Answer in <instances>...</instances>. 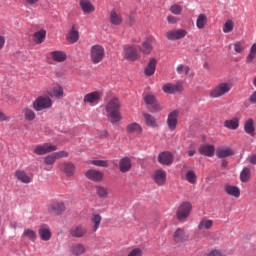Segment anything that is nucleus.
I'll return each mask as SVG.
<instances>
[{"label":"nucleus","mask_w":256,"mask_h":256,"mask_svg":"<svg viewBox=\"0 0 256 256\" xmlns=\"http://www.w3.org/2000/svg\"><path fill=\"white\" fill-rule=\"evenodd\" d=\"M55 161H57V158L54 153L44 157V163L47 167H53V165H55Z\"/></svg>","instance_id":"8fccbe9b"},{"label":"nucleus","mask_w":256,"mask_h":256,"mask_svg":"<svg viewBox=\"0 0 256 256\" xmlns=\"http://www.w3.org/2000/svg\"><path fill=\"white\" fill-rule=\"evenodd\" d=\"M38 235L42 241H49L53 236V233H51V228H49V226L42 225L38 230Z\"/></svg>","instance_id":"4be33fe9"},{"label":"nucleus","mask_w":256,"mask_h":256,"mask_svg":"<svg viewBox=\"0 0 256 256\" xmlns=\"http://www.w3.org/2000/svg\"><path fill=\"white\" fill-rule=\"evenodd\" d=\"M178 119H179L178 110H174L168 114L167 125L170 131H175V129H177Z\"/></svg>","instance_id":"dca6fc26"},{"label":"nucleus","mask_w":256,"mask_h":256,"mask_svg":"<svg viewBox=\"0 0 256 256\" xmlns=\"http://www.w3.org/2000/svg\"><path fill=\"white\" fill-rule=\"evenodd\" d=\"M233 27H235V23H233L232 20H227L223 25V32L231 33V31H233Z\"/></svg>","instance_id":"864d4df0"},{"label":"nucleus","mask_w":256,"mask_h":256,"mask_svg":"<svg viewBox=\"0 0 256 256\" xmlns=\"http://www.w3.org/2000/svg\"><path fill=\"white\" fill-rule=\"evenodd\" d=\"M24 119L26 121H35V119H37V114H35V111H33V109L25 107L22 110Z\"/></svg>","instance_id":"58836bf2"},{"label":"nucleus","mask_w":256,"mask_h":256,"mask_svg":"<svg viewBox=\"0 0 256 256\" xmlns=\"http://www.w3.org/2000/svg\"><path fill=\"white\" fill-rule=\"evenodd\" d=\"M192 208L191 202H183L177 210V219H179V221H185V219L189 217Z\"/></svg>","instance_id":"0eeeda50"},{"label":"nucleus","mask_w":256,"mask_h":256,"mask_svg":"<svg viewBox=\"0 0 256 256\" xmlns=\"http://www.w3.org/2000/svg\"><path fill=\"white\" fill-rule=\"evenodd\" d=\"M5 47V36L0 35V51Z\"/></svg>","instance_id":"69168bd1"},{"label":"nucleus","mask_w":256,"mask_h":256,"mask_svg":"<svg viewBox=\"0 0 256 256\" xmlns=\"http://www.w3.org/2000/svg\"><path fill=\"white\" fill-rule=\"evenodd\" d=\"M9 121H11V116L6 115L5 113H3V111L0 110V123H9Z\"/></svg>","instance_id":"13d9d810"},{"label":"nucleus","mask_w":256,"mask_h":256,"mask_svg":"<svg viewBox=\"0 0 256 256\" xmlns=\"http://www.w3.org/2000/svg\"><path fill=\"white\" fill-rule=\"evenodd\" d=\"M52 61H55L56 63H63V61H67V53L64 51H52L49 53Z\"/></svg>","instance_id":"b1692460"},{"label":"nucleus","mask_w":256,"mask_h":256,"mask_svg":"<svg viewBox=\"0 0 256 256\" xmlns=\"http://www.w3.org/2000/svg\"><path fill=\"white\" fill-rule=\"evenodd\" d=\"M45 37H47V31L40 30L33 35V41L34 43H37V45H41V43L45 41Z\"/></svg>","instance_id":"ea45409f"},{"label":"nucleus","mask_w":256,"mask_h":256,"mask_svg":"<svg viewBox=\"0 0 256 256\" xmlns=\"http://www.w3.org/2000/svg\"><path fill=\"white\" fill-rule=\"evenodd\" d=\"M187 37V30L185 29H174L166 32V39L168 41H179Z\"/></svg>","instance_id":"1a4fd4ad"},{"label":"nucleus","mask_w":256,"mask_h":256,"mask_svg":"<svg viewBox=\"0 0 256 256\" xmlns=\"http://www.w3.org/2000/svg\"><path fill=\"white\" fill-rule=\"evenodd\" d=\"M141 53L144 55H150L151 51H153V45L150 41H144L140 47Z\"/></svg>","instance_id":"79ce46f5"},{"label":"nucleus","mask_w":256,"mask_h":256,"mask_svg":"<svg viewBox=\"0 0 256 256\" xmlns=\"http://www.w3.org/2000/svg\"><path fill=\"white\" fill-rule=\"evenodd\" d=\"M79 7L84 15H90V13H95V6L91 3V0H80Z\"/></svg>","instance_id":"412c9836"},{"label":"nucleus","mask_w":256,"mask_h":256,"mask_svg":"<svg viewBox=\"0 0 256 256\" xmlns=\"http://www.w3.org/2000/svg\"><path fill=\"white\" fill-rule=\"evenodd\" d=\"M156 69H157V59L151 58L144 70L146 77H152V75H155Z\"/></svg>","instance_id":"393cba45"},{"label":"nucleus","mask_w":256,"mask_h":256,"mask_svg":"<svg viewBox=\"0 0 256 256\" xmlns=\"http://www.w3.org/2000/svg\"><path fill=\"white\" fill-rule=\"evenodd\" d=\"M254 59H256V43L251 46L246 63H253Z\"/></svg>","instance_id":"49530a36"},{"label":"nucleus","mask_w":256,"mask_h":256,"mask_svg":"<svg viewBox=\"0 0 256 256\" xmlns=\"http://www.w3.org/2000/svg\"><path fill=\"white\" fill-rule=\"evenodd\" d=\"M172 239L177 245L187 243L189 242V232L185 228H177L172 235Z\"/></svg>","instance_id":"39448f33"},{"label":"nucleus","mask_w":256,"mask_h":256,"mask_svg":"<svg viewBox=\"0 0 256 256\" xmlns=\"http://www.w3.org/2000/svg\"><path fill=\"white\" fill-rule=\"evenodd\" d=\"M69 233L71 237H74L75 239H83V237L87 236V233H89V231L87 230V227L78 224L72 226Z\"/></svg>","instance_id":"6e6552de"},{"label":"nucleus","mask_w":256,"mask_h":256,"mask_svg":"<svg viewBox=\"0 0 256 256\" xmlns=\"http://www.w3.org/2000/svg\"><path fill=\"white\" fill-rule=\"evenodd\" d=\"M146 105H150L154 111H163V106L157 102V98L153 94H147L144 97Z\"/></svg>","instance_id":"6ab92c4d"},{"label":"nucleus","mask_w":256,"mask_h":256,"mask_svg":"<svg viewBox=\"0 0 256 256\" xmlns=\"http://www.w3.org/2000/svg\"><path fill=\"white\" fill-rule=\"evenodd\" d=\"M99 101H101V92L99 91L90 92L86 94L83 99V102L89 105H97Z\"/></svg>","instance_id":"f3484780"},{"label":"nucleus","mask_w":256,"mask_h":256,"mask_svg":"<svg viewBox=\"0 0 256 256\" xmlns=\"http://www.w3.org/2000/svg\"><path fill=\"white\" fill-rule=\"evenodd\" d=\"M143 117L147 127H151L152 129H155V127H158L157 119H155L153 115L149 113H143Z\"/></svg>","instance_id":"e433bc0d"},{"label":"nucleus","mask_w":256,"mask_h":256,"mask_svg":"<svg viewBox=\"0 0 256 256\" xmlns=\"http://www.w3.org/2000/svg\"><path fill=\"white\" fill-rule=\"evenodd\" d=\"M85 177L90 181H94V183H101V181H103V177H105V174L99 170L90 169L86 171Z\"/></svg>","instance_id":"2eb2a0df"},{"label":"nucleus","mask_w":256,"mask_h":256,"mask_svg":"<svg viewBox=\"0 0 256 256\" xmlns=\"http://www.w3.org/2000/svg\"><path fill=\"white\" fill-rule=\"evenodd\" d=\"M249 102L252 105H256V90L249 96Z\"/></svg>","instance_id":"bf43d9fd"},{"label":"nucleus","mask_w":256,"mask_h":256,"mask_svg":"<svg viewBox=\"0 0 256 256\" xmlns=\"http://www.w3.org/2000/svg\"><path fill=\"white\" fill-rule=\"evenodd\" d=\"M95 189L98 197H101L102 199H107V197H109V190L106 187L97 185L95 186Z\"/></svg>","instance_id":"37998d69"},{"label":"nucleus","mask_w":256,"mask_h":256,"mask_svg":"<svg viewBox=\"0 0 256 256\" xmlns=\"http://www.w3.org/2000/svg\"><path fill=\"white\" fill-rule=\"evenodd\" d=\"M162 91L164 93H168V95H174V93H181L183 91V84L178 82L176 84L166 83L162 87Z\"/></svg>","instance_id":"9d476101"},{"label":"nucleus","mask_w":256,"mask_h":256,"mask_svg":"<svg viewBox=\"0 0 256 256\" xmlns=\"http://www.w3.org/2000/svg\"><path fill=\"white\" fill-rule=\"evenodd\" d=\"M233 155H235V151L230 147H220L216 150V157H218V159H225V157H231Z\"/></svg>","instance_id":"5701e85b"},{"label":"nucleus","mask_w":256,"mask_h":256,"mask_svg":"<svg viewBox=\"0 0 256 256\" xmlns=\"http://www.w3.org/2000/svg\"><path fill=\"white\" fill-rule=\"evenodd\" d=\"M170 11L174 15H181V11H183V8H181V6L175 4V5L171 6Z\"/></svg>","instance_id":"6e6d98bb"},{"label":"nucleus","mask_w":256,"mask_h":256,"mask_svg":"<svg viewBox=\"0 0 256 256\" xmlns=\"http://www.w3.org/2000/svg\"><path fill=\"white\" fill-rule=\"evenodd\" d=\"M158 162L161 165H171L173 163V154L171 152H162L158 155Z\"/></svg>","instance_id":"bb28decb"},{"label":"nucleus","mask_w":256,"mask_h":256,"mask_svg":"<svg viewBox=\"0 0 256 256\" xmlns=\"http://www.w3.org/2000/svg\"><path fill=\"white\" fill-rule=\"evenodd\" d=\"M240 123H241V120L239 119V117H233L230 120H225L223 125L226 129H230L231 131H236V129H239Z\"/></svg>","instance_id":"cd10ccee"},{"label":"nucleus","mask_w":256,"mask_h":256,"mask_svg":"<svg viewBox=\"0 0 256 256\" xmlns=\"http://www.w3.org/2000/svg\"><path fill=\"white\" fill-rule=\"evenodd\" d=\"M66 39L69 43H77L79 41V31L75 25L71 27V30L69 31Z\"/></svg>","instance_id":"72a5a7b5"},{"label":"nucleus","mask_w":256,"mask_h":256,"mask_svg":"<svg viewBox=\"0 0 256 256\" xmlns=\"http://www.w3.org/2000/svg\"><path fill=\"white\" fill-rule=\"evenodd\" d=\"M127 133L141 135L143 133V127L139 123L133 122L126 126Z\"/></svg>","instance_id":"7c9ffc66"},{"label":"nucleus","mask_w":256,"mask_h":256,"mask_svg":"<svg viewBox=\"0 0 256 256\" xmlns=\"http://www.w3.org/2000/svg\"><path fill=\"white\" fill-rule=\"evenodd\" d=\"M87 251L85 245L83 244H74L70 248V253L72 256H81Z\"/></svg>","instance_id":"2f4dec72"},{"label":"nucleus","mask_w":256,"mask_h":256,"mask_svg":"<svg viewBox=\"0 0 256 256\" xmlns=\"http://www.w3.org/2000/svg\"><path fill=\"white\" fill-rule=\"evenodd\" d=\"M207 25V16L205 14H199L196 20L197 29H205Z\"/></svg>","instance_id":"c03bdc74"},{"label":"nucleus","mask_w":256,"mask_h":256,"mask_svg":"<svg viewBox=\"0 0 256 256\" xmlns=\"http://www.w3.org/2000/svg\"><path fill=\"white\" fill-rule=\"evenodd\" d=\"M201 155H205L206 157H213L215 155V146L213 145H202L199 149Z\"/></svg>","instance_id":"f704fd0d"},{"label":"nucleus","mask_w":256,"mask_h":256,"mask_svg":"<svg viewBox=\"0 0 256 256\" xmlns=\"http://www.w3.org/2000/svg\"><path fill=\"white\" fill-rule=\"evenodd\" d=\"M59 169L66 177H73L75 175V164L73 162L60 163Z\"/></svg>","instance_id":"a211bd4d"},{"label":"nucleus","mask_w":256,"mask_h":256,"mask_svg":"<svg viewBox=\"0 0 256 256\" xmlns=\"http://www.w3.org/2000/svg\"><path fill=\"white\" fill-rule=\"evenodd\" d=\"M186 181L190 183L191 185H195L197 183V174H195V171L193 170H188L186 172Z\"/></svg>","instance_id":"a18cd8bd"},{"label":"nucleus","mask_w":256,"mask_h":256,"mask_svg":"<svg viewBox=\"0 0 256 256\" xmlns=\"http://www.w3.org/2000/svg\"><path fill=\"white\" fill-rule=\"evenodd\" d=\"M140 54L137 46L135 45H126L124 46V59L128 61H137L139 59Z\"/></svg>","instance_id":"423d86ee"},{"label":"nucleus","mask_w":256,"mask_h":256,"mask_svg":"<svg viewBox=\"0 0 256 256\" xmlns=\"http://www.w3.org/2000/svg\"><path fill=\"white\" fill-rule=\"evenodd\" d=\"M131 167H133L131 158L123 157L119 160L118 169L120 173H129V171H131Z\"/></svg>","instance_id":"aec40b11"},{"label":"nucleus","mask_w":256,"mask_h":256,"mask_svg":"<svg viewBox=\"0 0 256 256\" xmlns=\"http://www.w3.org/2000/svg\"><path fill=\"white\" fill-rule=\"evenodd\" d=\"M221 165L222 167H227V161L223 160Z\"/></svg>","instance_id":"774afa93"},{"label":"nucleus","mask_w":256,"mask_h":256,"mask_svg":"<svg viewBox=\"0 0 256 256\" xmlns=\"http://www.w3.org/2000/svg\"><path fill=\"white\" fill-rule=\"evenodd\" d=\"M213 227V220L207 219L206 217L202 218L198 224L199 231L209 230Z\"/></svg>","instance_id":"4c0bfd02"},{"label":"nucleus","mask_w":256,"mask_h":256,"mask_svg":"<svg viewBox=\"0 0 256 256\" xmlns=\"http://www.w3.org/2000/svg\"><path fill=\"white\" fill-rule=\"evenodd\" d=\"M233 47L235 53L241 54L245 51V46L243 45V42L237 41L234 44H231L229 48Z\"/></svg>","instance_id":"09e8293b"},{"label":"nucleus","mask_w":256,"mask_h":256,"mask_svg":"<svg viewBox=\"0 0 256 256\" xmlns=\"http://www.w3.org/2000/svg\"><path fill=\"white\" fill-rule=\"evenodd\" d=\"M233 89V85L228 82H222L218 84L216 87H214L209 95L212 97V99H219V97H223V95H227L229 91Z\"/></svg>","instance_id":"f03ea898"},{"label":"nucleus","mask_w":256,"mask_h":256,"mask_svg":"<svg viewBox=\"0 0 256 256\" xmlns=\"http://www.w3.org/2000/svg\"><path fill=\"white\" fill-rule=\"evenodd\" d=\"M90 221L93 225L92 226L93 232L95 233L101 227V221H103V217L100 214H97L94 212L91 214Z\"/></svg>","instance_id":"c85d7f7f"},{"label":"nucleus","mask_w":256,"mask_h":256,"mask_svg":"<svg viewBox=\"0 0 256 256\" xmlns=\"http://www.w3.org/2000/svg\"><path fill=\"white\" fill-rule=\"evenodd\" d=\"M167 21H168V23H177V17L169 15L167 17Z\"/></svg>","instance_id":"0e129e2a"},{"label":"nucleus","mask_w":256,"mask_h":256,"mask_svg":"<svg viewBox=\"0 0 256 256\" xmlns=\"http://www.w3.org/2000/svg\"><path fill=\"white\" fill-rule=\"evenodd\" d=\"M224 191L227 195L235 197L236 199H239V197H241V189H239V187L237 186L226 184L224 186Z\"/></svg>","instance_id":"a878e982"},{"label":"nucleus","mask_w":256,"mask_h":256,"mask_svg":"<svg viewBox=\"0 0 256 256\" xmlns=\"http://www.w3.org/2000/svg\"><path fill=\"white\" fill-rule=\"evenodd\" d=\"M24 237H27V239H30L31 241H35L37 239V234L32 229H25L23 232Z\"/></svg>","instance_id":"603ef678"},{"label":"nucleus","mask_w":256,"mask_h":256,"mask_svg":"<svg viewBox=\"0 0 256 256\" xmlns=\"http://www.w3.org/2000/svg\"><path fill=\"white\" fill-rule=\"evenodd\" d=\"M48 95H50V97H55V99H63V95H65V93L61 85H56Z\"/></svg>","instance_id":"c9c22d12"},{"label":"nucleus","mask_w":256,"mask_h":256,"mask_svg":"<svg viewBox=\"0 0 256 256\" xmlns=\"http://www.w3.org/2000/svg\"><path fill=\"white\" fill-rule=\"evenodd\" d=\"M193 155H195V150H189L188 151V156L193 157Z\"/></svg>","instance_id":"338daca9"},{"label":"nucleus","mask_w":256,"mask_h":256,"mask_svg":"<svg viewBox=\"0 0 256 256\" xmlns=\"http://www.w3.org/2000/svg\"><path fill=\"white\" fill-rule=\"evenodd\" d=\"M24 2L26 3V5H37V3H39V0H24Z\"/></svg>","instance_id":"e2e57ef3"},{"label":"nucleus","mask_w":256,"mask_h":256,"mask_svg":"<svg viewBox=\"0 0 256 256\" xmlns=\"http://www.w3.org/2000/svg\"><path fill=\"white\" fill-rule=\"evenodd\" d=\"M248 161L249 163H251V165H256V154H252L251 156H249Z\"/></svg>","instance_id":"680f3d73"},{"label":"nucleus","mask_w":256,"mask_h":256,"mask_svg":"<svg viewBox=\"0 0 256 256\" xmlns=\"http://www.w3.org/2000/svg\"><path fill=\"white\" fill-rule=\"evenodd\" d=\"M121 101L119 98L114 97L110 99L106 105L107 117H109L111 123H119L121 121Z\"/></svg>","instance_id":"f257e3e1"},{"label":"nucleus","mask_w":256,"mask_h":256,"mask_svg":"<svg viewBox=\"0 0 256 256\" xmlns=\"http://www.w3.org/2000/svg\"><path fill=\"white\" fill-rule=\"evenodd\" d=\"M244 131L247 133V135H250L251 137H255V120L252 118H249L244 123Z\"/></svg>","instance_id":"c756f323"},{"label":"nucleus","mask_w":256,"mask_h":256,"mask_svg":"<svg viewBox=\"0 0 256 256\" xmlns=\"http://www.w3.org/2000/svg\"><path fill=\"white\" fill-rule=\"evenodd\" d=\"M110 23L112 25H120L121 23H123V17H121V15L117 14V12L112 11L110 13Z\"/></svg>","instance_id":"a19ab883"},{"label":"nucleus","mask_w":256,"mask_h":256,"mask_svg":"<svg viewBox=\"0 0 256 256\" xmlns=\"http://www.w3.org/2000/svg\"><path fill=\"white\" fill-rule=\"evenodd\" d=\"M32 107L34 111H45V109L53 107V100L48 96H38L33 102Z\"/></svg>","instance_id":"20e7f679"},{"label":"nucleus","mask_w":256,"mask_h":256,"mask_svg":"<svg viewBox=\"0 0 256 256\" xmlns=\"http://www.w3.org/2000/svg\"><path fill=\"white\" fill-rule=\"evenodd\" d=\"M127 256H143V249L133 248Z\"/></svg>","instance_id":"5fc2aeb1"},{"label":"nucleus","mask_w":256,"mask_h":256,"mask_svg":"<svg viewBox=\"0 0 256 256\" xmlns=\"http://www.w3.org/2000/svg\"><path fill=\"white\" fill-rule=\"evenodd\" d=\"M53 151H57V146L49 143L38 145L34 149L36 155H47V153H53Z\"/></svg>","instance_id":"ddd939ff"},{"label":"nucleus","mask_w":256,"mask_h":256,"mask_svg":"<svg viewBox=\"0 0 256 256\" xmlns=\"http://www.w3.org/2000/svg\"><path fill=\"white\" fill-rule=\"evenodd\" d=\"M251 178V170L249 168H244L240 173V179L242 183H247Z\"/></svg>","instance_id":"de8ad7c7"},{"label":"nucleus","mask_w":256,"mask_h":256,"mask_svg":"<svg viewBox=\"0 0 256 256\" xmlns=\"http://www.w3.org/2000/svg\"><path fill=\"white\" fill-rule=\"evenodd\" d=\"M90 163L91 165H95V167H109V160H92Z\"/></svg>","instance_id":"3c124183"},{"label":"nucleus","mask_w":256,"mask_h":256,"mask_svg":"<svg viewBox=\"0 0 256 256\" xmlns=\"http://www.w3.org/2000/svg\"><path fill=\"white\" fill-rule=\"evenodd\" d=\"M54 157H56V159L67 158V157H69V152H67V151L55 152Z\"/></svg>","instance_id":"4d7b16f0"},{"label":"nucleus","mask_w":256,"mask_h":256,"mask_svg":"<svg viewBox=\"0 0 256 256\" xmlns=\"http://www.w3.org/2000/svg\"><path fill=\"white\" fill-rule=\"evenodd\" d=\"M176 72L178 73V75H183V73H185L187 77H195V73L193 72V70H191L189 66H185L183 64H179L177 66Z\"/></svg>","instance_id":"473e14b6"},{"label":"nucleus","mask_w":256,"mask_h":256,"mask_svg":"<svg viewBox=\"0 0 256 256\" xmlns=\"http://www.w3.org/2000/svg\"><path fill=\"white\" fill-rule=\"evenodd\" d=\"M152 179L154 181V183H156V185H158V187H163V185H165V183H167V172H165V170H155L153 175H152Z\"/></svg>","instance_id":"9b49d317"},{"label":"nucleus","mask_w":256,"mask_h":256,"mask_svg":"<svg viewBox=\"0 0 256 256\" xmlns=\"http://www.w3.org/2000/svg\"><path fill=\"white\" fill-rule=\"evenodd\" d=\"M65 203L63 201H57L54 203H51L48 206V212L51 215H63V213H65Z\"/></svg>","instance_id":"f8f14e48"},{"label":"nucleus","mask_w":256,"mask_h":256,"mask_svg":"<svg viewBox=\"0 0 256 256\" xmlns=\"http://www.w3.org/2000/svg\"><path fill=\"white\" fill-rule=\"evenodd\" d=\"M90 59L94 65H97L105 59V48L99 44L93 45L90 48Z\"/></svg>","instance_id":"7ed1b4c3"},{"label":"nucleus","mask_w":256,"mask_h":256,"mask_svg":"<svg viewBox=\"0 0 256 256\" xmlns=\"http://www.w3.org/2000/svg\"><path fill=\"white\" fill-rule=\"evenodd\" d=\"M14 176L17 181L23 183L24 185H29V183H32L33 181V176L25 172V170H16Z\"/></svg>","instance_id":"4468645a"},{"label":"nucleus","mask_w":256,"mask_h":256,"mask_svg":"<svg viewBox=\"0 0 256 256\" xmlns=\"http://www.w3.org/2000/svg\"><path fill=\"white\" fill-rule=\"evenodd\" d=\"M126 23L131 27L135 25V16L130 15L128 19L126 20Z\"/></svg>","instance_id":"052dcab7"}]
</instances>
